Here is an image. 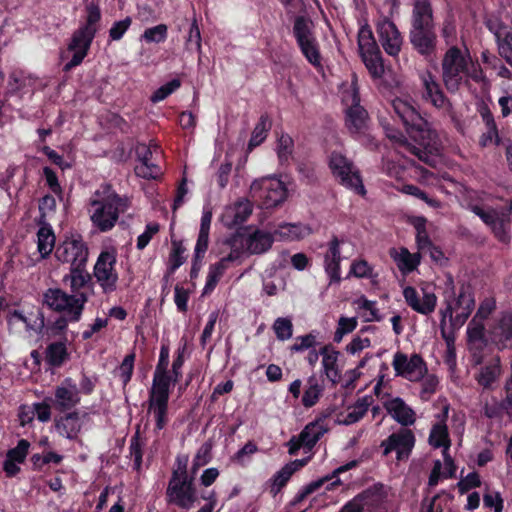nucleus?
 I'll return each mask as SVG.
<instances>
[{"instance_id": "37998d69", "label": "nucleus", "mask_w": 512, "mask_h": 512, "mask_svg": "<svg viewBox=\"0 0 512 512\" xmlns=\"http://www.w3.org/2000/svg\"><path fill=\"white\" fill-rule=\"evenodd\" d=\"M358 47L360 54L380 49L371 27L367 23L362 25L358 31Z\"/></svg>"}, {"instance_id": "f3484780", "label": "nucleus", "mask_w": 512, "mask_h": 512, "mask_svg": "<svg viewBox=\"0 0 512 512\" xmlns=\"http://www.w3.org/2000/svg\"><path fill=\"white\" fill-rule=\"evenodd\" d=\"M392 366L397 376H401L411 382H417L427 374V364L420 354L413 353L410 358L402 352H396Z\"/></svg>"}, {"instance_id": "c756f323", "label": "nucleus", "mask_w": 512, "mask_h": 512, "mask_svg": "<svg viewBox=\"0 0 512 512\" xmlns=\"http://www.w3.org/2000/svg\"><path fill=\"white\" fill-rule=\"evenodd\" d=\"M454 495L446 490H441L432 498L424 497L421 501L420 512H450V504Z\"/></svg>"}, {"instance_id": "4468645a", "label": "nucleus", "mask_w": 512, "mask_h": 512, "mask_svg": "<svg viewBox=\"0 0 512 512\" xmlns=\"http://www.w3.org/2000/svg\"><path fill=\"white\" fill-rule=\"evenodd\" d=\"M116 263L115 251L104 250L99 254L93 268V277L106 295L117 289L119 276L116 271Z\"/></svg>"}, {"instance_id": "1a4fd4ad", "label": "nucleus", "mask_w": 512, "mask_h": 512, "mask_svg": "<svg viewBox=\"0 0 512 512\" xmlns=\"http://www.w3.org/2000/svg\"><path fill=\"white\" fill-rule=\"evenodd\" d=\"M86 303L83 294H68L60 288H48L43 293V304L52 311L70 315L73 323L80 321Z\"/></svg>"}, {"instance_id": "a211bd4d", "label": "nucleus", "mask_w": 512, "mask_h": 512, "mask_svg": "<svg viewBox=\"0 0 512 512\" xmlns=\"http://www.w3.org/2000/svg\"><path fill=\"white\" fill-rule=\"evenodd\" d=\"M88 247L81 236L64 240L55 249V258L62 263H69L70 268L86 266Z\"/></svg>"}, {"instance_id": "49530a36", "label": "nucleus", "mask_w": 512, "mask_h": 512, "mask_svg": "<svg viewBox=\"0 0 512 512\" xmlns=\"http://www.w3.org/2000/svg\"><path fill=\"white\" fill-rule=\"evenodd\" d=\"M168 37V26L166 24H158L154 27L146 28L141 35V40L147 44H160L166 41Z\"/></svg>"}, {"instance_id": "423d86ee", "label": "nucleus", "mask_w": 512, "mask_h": 512, "mask_svg": "<svg viewBox=\"0 0 512 512\" xmlns=\"http://www.w3.org/2000/svg\"><path fill=\"white\" fill-rule=\"evenodd\" d=\"M360 101L359 89L352 83L351 87L342 93V104L345 106L344 125L353 139L368 145L373 141L368 132L369 115Z\"/></svg>"}, {"instance_id": "de8ad7c7", "label": "nucleus", "mask_w": 512, "mask_h": 512, "mask_svg": "<svg viewBox=\"0 0 512 512\" xmlns=\"http://www.w3.org/2000/svg\"><path fill=\"white\" fill-rule=\"evenodd\" d=\"M294 141L288 134H282L277 140V156L281 165H288L293 154Z\"/></svg>"}, {"instance_id": "bf43d9fd", "label": "nucleus", "mask_w": 512, "mask_h": 512, "mask_svg": "<svg viewBox=\"0 0 512 512\" xmlns=\"http://www.w3.org/2000/svg\"><path fill=\"white\" fill-rule=\"evenodd\" d=\"M202 38L200 29L197 23V20L194 19L193 22L190 25L188 37L185 42V47L187 50H192L193 48L196 49V51L201 54L202 53Z\"/></svg>"}, {"instance_id": "09e8293b", "label": "nucleus", "mask_w": 512, "mask_h": 512, "mask_svg": "<svg viewBox=\"0 0 512 512\" xmlns=\"http://www.w3.org/2000/svg\"><path fill=\"white\" fill-rule=\"evenodd\" d=\"M319 353L323 356L322 364L327 376L330 377L331 373H333L334 377H337L339 375L337 370L339 352L334 350L330 345H326L321 348Z\"/></svg>"}, {"instance_id": "ddd939ff", "label": "nucleus", "mask_w": 512, "mask_h": 512, "mask_svg": "<svg viewBox=\"0 0 512 512\" xmlns=\"http://www.w3.org/2000/svg\"><path fill=\"white\" fill-rule=\"evenodd\" d=\"M161 147L154 141L148 145L144 143L137 144L135 148L136 158L139 164L134 167V173L137 177L146 180H157L163 175V171L158 164V159L162 156Z\"/></svg>"}, {"instance_id": "b1692460", "label": "nucleus", "mask_w": 512, "mask_h": 512, "mask_svg": "<svg viewBox=\"0 0 512 512\" xmlns=\"http://www.w3.org/2000/svg\"><path fill=\"white\" fill-rule=\"evenodd\" d=\"M67 343V337H63V339L50 342L46 346L43 352L46 370L60 369L70 360L71 354Z\"/></svg>"}, {"instance_id": "3c124183", "label": "nucleus", "mask_w": 512, "mask_h": 512, "mask_svg": "<svg viewBox=\"0 0 512 512\" xmlns=\"http://www.w3.org/2000/svg\"><path fill=\"white\" fill-rule=\"evenodd\" d=\"M143 445L140 433L137 430L130 439L129 453L133 458V469L137 472L141 470L143 460Z\"/></svg>"}, {"instance_id": "0eeeda50", "label": "nucleus", "mask_w": 512, "mask_h": 512, "mask_svg": "<svg viewBox=\"0 0 512 512\" xmlns=\"http://www.w3.org/2000/svg\"><path fill=\"white\" fill-rule=\"evenodd\" d=\"M328 167L341 186L361 196L366 194L359 169L344 154L339 151H332L328 157Z\"/></svg>"}, {"instance_id": "f257e3e1", "label": "nucleus", "mask_w": 512, "mask_h": 512, "mask_svg": "<svg viewBox=\"0 0 512 512\" xmlns=\"http://www.w3.org/2000/svg\"><path fill=\"white\" fill-rule=\"evenodd\" d=\"M394 114L402 122L410 138L415 142L410 151L422 162L433 165L438 152L437 134L429 122L408 100L396 98L392 101Z\"/></svg>"}, {"instance_id": "69168bd1", "label": "nucleus", "mask_w": 512, "mask_h": 512, "mask_svg": "<svg viewBox=\"0 0 512 512\" xmlns=\"http://www.w3.org/2000/svg\"><path fill=\"white\" fill-rule=\"evenodd\" d=\"M402 192L423 200L425 203H427L429 206H431L433 208H436L439 206L438 200H436L434 198H430L425 191H423L420 187H418L416 185H413V184L403 185Z\"/></svg>"}, {"instance_id": "6e6d98bb", "label": "nucleus", "mask_w": 512, "mask_h": 512, "mask_svg": "<svg viewBox=\"0 0 512 512\" xmlns=\"http://www.w3.org/2000/svg\"><path fill=\"white\" fill-rule=\"evenodd\" d=\"M135 358V352L127 354L118 368L119 378L123 384V387H126L127 384L131 381L134 371Z\"/></svg>"}, {"instance_id": "f704fd0d", "label": "nucleus", "mask_w": 512, "mask_h": 512, "mask_svg": "<svg viewBox=\"0 0 512 512\" xmlns=\"http://www.w3.org/2000/svg\"><path fill=\"white\" fill-rule=\"evenodd\" d=\"M310 457H306L303 459H296L293 461H290L289 463L285 464L273 477V487L272 490L276 487V492L280 491L283 487L286 486L291 476L298 471L299 469L303 468L308 464L310 461Z\"/></svg>"}, {"instance_id": "f03ea898", "label": "nucleus", "mask_w": 512, "mask_h": 512, "mask_svg": "<svg viewBox=\"0 0 512 512\" xmlns=\"http://www.w3.org/2000/svg\"><path fill=\"white\" fill-rule=\"evenodd\" d=\"M408 38L412 49L424 60L435 59L438 35L430 0H413Z\"/></svg>"}, {"instance_id": "4c0bfd02", "label": "nucleus", "mask_w": 512, "mask_h": 512, "mask_svg": "<svg viewBox=\"0 0 512 512\" xmlns=\"http://www.w3.org/2000/svg\"><path fill=\"white\" fill-rule=\"evenodd\" d=\"M391 256L394 258V260L397 263L398 269L403 274H409L413 272L418 267L421 260L420 254H412L405 247H401L399 253H396L395 255L393 254V252H391Z\"/></svg>"}, {"instance_id": "7ed1b4c3", "label": "nucleus", "mask_w": 512, "mask_h": 512, "mask_svg": "<svg viewBox=\"0 0 512 512\" xmlns=\"http://www.w3.org/2000/svg\"><path fill=\"white\" fill-rule=\"evenodd\" d=\"M85 20L75 29L67 45V50L73 52L71 59L63 66L64 72H70L82 64L89 54L93 40L95 39L102 20V13L97 2L91 1L85 6Z\"/></svg>"}, {"instance_id": "a878e982", "label": "nucleus", "mask_w": 512, "mask_h": 512, "mask_svg": "<svg viewBox=\"0 0 512 512\" xmlns=\"http://www.w3.org/2000/svg\"><path fill=\"white\" fill-rule=\"evenodd\" d=\"M492 339L498 349H512V312L501 313L492 331Z\"/></svg>"}, {"instance_id": "e2e57ef3", "label": "nucleus", "mask_w": 512, "mask_h": 512, "mask_svg": "<svg viewBox=\"0 0 512 512\" xmlns=\"http://www.w3.org/2000/svg\"><path fill=\"white\" fill-rule=\"evenodd\" d=\"M415 229L418 248L423 250L432 247L433 243L426 230V219L424 217L419 218L418 223L415 224Z\"/></svg>"}, {"instance_id": "4be33fe9", "label": "nucleus", "mask_w": 512, "mask_h": 512, "mask_svg": "<svg viewBox=\"0 0 512 512\" xmlns=\"http://www.w3.org/2000/svg\"><path fill=\"white\" fill-rule=\"evenodd\" d=\"M371 512L373 509L385 512L384 497L376 489H367L352 501L347 502L340 512Z\"/></svg>"}, {"instance_id": "13d9d810", "label": "nucleus", "mask_w": 512, "mask_h": 512, "mask_svg": "<svg viewBox=\"0 0 512 512\" xmlns=\"http://www.w3.org/2000/svg\"><path fill=\"white\" fill-rule=\"evenodd\" d=\"M30 448V442L27 439H20L14 448L7 451L6 457L22 464L25 462Z\"/></svg>"}, {"instance_id": "9b49d317", "label": "nucleus", "mask_w": 512, "mask_h": 512, "mask_svg": "<svg viewBox=\"0 0 512 512\" xmlns=\"http://www.w3.org/2000/svg\"><path fill=\"white\" fill-rule=\"evenodd\" d=\"M468 71V64L461 49L452 45L445 52L442 59V78L449 92H456L463 79V74Z\"/></svg>"}, {"instance_id": "bb28decb", "label": "nucleus", "mask_w": 512, "mask_h": 512, "mask_svg": "<svg viewBox=\"0 0 512 512\" xmlns=\"http://www.w3.org/2000/svg\"><path fill=\"white\" fill-rule=\"evenodd\" d=\"M391 417L402 426L413 425L416 421L414 410L400 397H395L383 403Z\"/></svg>"}, {"instance_id": "680f3d73", "label": "nucleus", "mask_w": 512, "mask_h": 512, "mask_svg": "<svg viewBox=\"0 0 512 512\" xmlns=\"http://www.w3.org/2000/svg\"><path fill=\"white\" fill-rule=\"evenodd\" d=\"M131 25L132 18L130 16H126L122 20L115 21L108 32L110 41L121 40Z\"/></svg>"}, {"instance_id": "dca6fc26", "label": "nucleus", "mask_w": 512, "mask_h": 512, "mask_svg": "<svg viewBox=\"0 0 512 512\" xmlns=\"http://www.w3.org/2000/svg\"><path fill=\"white\" fill-rule=\"evenodd\" d=\"M415 443L416 438L413 431L409 428H400L384 439L380 447L383 448V456H388L391 452L395 451L397 461L402 462L409 459Z\"/></svg>"}, {"instance_id": "2f4dec72", "label": "nucleus", "mask_w": 512, "mask_h": 512, "mask_svg": "<svg viewBox=\"0 0 512 512\" xmlns=\"http://www.w3.org/2000/svg\"><path fill=\"white\" fill-rule=\"evenodd\" d=\"M39 328L40 331L45 329V335L48 339L59 338L63 339L66 336V332L68 329V324L70 321V315H60L55 320H48L45 323V319L42 313H39Z\"/></svg>"}, {"instance_id": "0e129e2a", "label": "nucleus", "mask_w": 512, "mask_h": 512, "mask_svg": "<svg viewBox=\"0 0 512 512\" xmlns=\"http://www.w3.org/2000/svg\"><path fill=\"white\" fill-rule=\"evenodd\" d=\"M258 451V446L253 441H248L241 449H239L232 457L231 461L240 466H245L247 458H250Z\"/></svg>"}, {"instance_id": "8fccbe9b", "label": "nucleus", "mask_w": 512, "mask_h": 512, "mask_svg": "<svg viewBox=\"0 0 512 512\" xmlns=\"http://www.w3.org/2000/svg\"><path fill=\"white\" fill-rule=\"evenodd\" d=\"M62 460L63 456L54 451H49L43 455L35 453L30 457L32 469L34 471H42L43 467L50 463L58 465L62 462Z\"/></svg>"}, {"instance_id": "9d476101", "label": "nucleus", "mask_w": 512, "mask_h": 512, "mask_svg": "<svg viewBox=\"0 0 512 512\" xmlns=\"http://www.w3.org/2000/svg\"><path fill=\"white\" fill-rule=\"evenodd\" d=\"M251 196L265 209L281 205L288 196V189L283 181L275 177H264L252 182Z\"/></svg>"}, {"instance_id": "aec40b11", "label": "nucleus", "mask_w": 512, "mask_h": 512, "mask_svg": "<svg viewBox=\"0 0 512 512\" xmlns=\"http://www.w3.org/2000/svg\"><path fill=\"white\" fill-rule=\"evenodd\" d=\"M421 82L423 100L445 114L450 113L451 102L444 94L435 76L430 71H426L421 75Z\"/></svg>"}, {"instance_id": "5fc2aeb1", "label": "nucleus", "mask_w": 512, "mask_h": 512, "mask_svg": "<svg viewBox=\"0 0 512 512\" xmlns=\"http://www.w3.org/2000/svg\"><path fill=\"white\" fill-rule=\"evenodd\" d=\"M181 86V81L178 78H174L171 81L163 84L156 89L150 97L151 102L158 103L163 101L172 93H174Z\"/></svg>"}, {"instance_id": "39448f33", "label": "nucleus", "mask_w": 512, "mask_h": 512, "mask_svg": "<svg viewBox=\"0 0 512 512\" xmlns=\"http://www.w3.org/2000/svg\"><path fill=\"white\" fill-rule=\"evenodd\" d=\"M95 195L100 198L90 200V206L94 208L91 222L100 232H108L116 225L119 215L128 208V200L112 190L110 184L102 185Z\"/></svg>"}, {"instance_id": "603ef678", "label": "nucleus", "mask_w": 512, "mask_h": 512, "mask_svg": "<svg viewBox=\"0 0 512 512\" xmlns=\"http://www.w3.org/2000/svg\"><path fill=\"white\" fill-rule=\"evenodd\" d=\"M42 174L45 179V185L59 199L63 200L64 190L59 182L56 172L49 166L42 168Z\"/></svg>"}, {"instance_id": "f8f14e48", "label": "nucleus", "mask_w": 512, "mask_h": 512, "mask_svg": "<svg viewBox=\"0 0 512 512\" xmlns=\"http://www.w3.org/2000/svg\"><path fill=\"white\" fill-rule=\"evenodd\" d=\"M168 505H174L183 510L191 509L198 501L195 478H178L177 474L170 477L165 492Z\"/></svg>"}, {"instance_id": "4d7b16f0", "label": "nucleus", "mask_w": 512, "mask_h": 512, "mask_svg": "<svg viewBox=\"0 0 512 512\" xmlns=\"http://www.w3.org/2000/svg\"><path fill=\"white\" fill-rule=\"evenodd\" d=\"M273 330L277 339L285 341L292 337L293 324L290 319L279 317L273 324Z\"/></svg>"}, {"instance_id": "cd10ccee", "label": "nucleus", "mask_w": 512, "mask_h": 512, "mask_svg": "<svg viewBox=\"0 0 512 512\" xmlns=\"http://www.w3.org/2000/svg\"><path fill=\"white\" fill-rule=\"evenodd\" d=\"M70 280V289L72 294H83L87 300L89 295L84 289L93 290L94 283L92 281L93 275L87 270L86 266H80L76 268H70V274L64 277V280Z\"/></svg>"}, {"instance_id": "6e6552de", "label": "nucleus", "mask_w": 512, "mask_h": 512, "mask_svg": "<svg viewBox=\"0 0 512 512\" xmlns=\"http://www.w3.org/2000/svg\"><path fill=\"white\" fill-rule=\"evenodd\" d=\"M292 34L305 59L314 67H320L322 57L313 21L307 16L297 15L293 21Z\"/></svg>"}, {"instance_id": "393cba45", "label": "nucleus", "mask_w": 512, "mask_h": 512, "mask_svg": "<svg viewBox=\"0 0 512 512\" xmlns=\"http://www.w3.org/2000/svg\"><path fill=\"white\" fill-rule=\"evenodd\" d=\"M403 296L407 305L422 315H429L434 312L437 305V297L432 292H423V299L420 300L417 290L412 286L403 289Z\"/></svg>"}, {"instance_id": "58836bf2", "label": "nucleus", "mask_w": 512, "mask_h": 512, "mask_svg": "<svg viewBox=\"0 0 512 512\" xmlns=\"http://www.w3.org/2000/svg\"><path fill=\"white\" fill-rule=\"evenodd\" d=\"M365 67L373 79L382 78L385 69L381 50H374L360 54Z\"/></svg>"}, {"instance_id": "e433bc0d", "label": "nucleus", "mask_w": 512, "mask_h": 512, "mask_svg": "<svg viewBox=\"0 0 512 512\" xmlns=\"http://www.w3.org/2000/svg\"><path fill=\"white\" fill-rule=\"evenodd\" d=\"M490 309L486 312L483 310V306H481L474 318L470 321L467 327V339L468 342H476L481 344L482 340H486L485 338V326L482 321H477V318L481 320L487 318L490 314Z\"/></svg>"}, {"instance_id": "20e7f679", "label": "nucleus", "mask_w": 512, "mask_h": 512, "mask_svg": "<svg viewBox=\"0 0 512 512\" xmlns=\"http://www.w3.org/2000/svg\"><path fill=\"white\" fill-rule=\"evenodd\" d=\"M450 288L444 291L445 308L440 309V330L445 337L446 320L449 318L452 326L461 327L470 317L475 308L473 287L465 282L454 286L450 279Z\"/></svg>"}, {"instance_id": "6ab92c4d", "label": "nucleus", "mask_w": 512, "mask_h": 512, "mask_svg": "<svg viewBox=\"0 0 512 512\" xmlns=\"http://www.w3.org/2000/svg\"><path fill=\"white\" fill-rule=\"evenodd\" d=\"M376 32L384 51L389 56L396 58L403 44V37L396 24L388 17H383L376 23Z\"/></svg>"}, {"instance_id": "338daca9", "label": "nucleus", "mask_w": 512, "mask_h": 512, "mask_svg": "<svg viewBox=\"0 0 512 512\" xmlns=\"http://www.w3.org/2000/svg\"><path fill=\"white\" fill-rule=\"evenodd\" d=\"M160 230V225L157 222H150L145 226V230L137 238L136 247L138 250L145 249L154 235Z\"/></svg>"}, {"instance_id": "7c9ffc66", "label": "nucleus", "mask_w": 512, "mask_h": 512, "mask_svg": "<svg viewBox=\"0 0 512 512\" xmlns=\"http://www.w3.org/2000/svg\"><path fill=\"white\" fill-rule=\"evenodd\" d=\"M171 385L174 384L173 376L170 372L154 373L152 387L149 391V399L169 401Z\"/></svg>"}, {"instance_id": "ea45409f", "label": "nucleus", "mask_w": 512, "mask_h": 512, "mask_svg": "<svg viewBox=\"0 0 512 512\" xmlns=\"http://www.w3.org/2000/svg\"><path fill=\"white\" fill-rule=\"evenodd\" d=\"M270 129L271 121L268 114H262L252 131L251 138L248 142V150L252 151L255 147L263 143Z\"/></svg>"}, {"instance_id": "864d4df0", "label": "nucleus", "mask_w": 512, "mask_h": 512, "mask_svg": "<svg viewBox=\"0 0 512 512\" xmlns=\"http://www.w3.org/2000/svg\"><path fill=\"white\" fill-rule=\"evenodd\" d=\"M55 427L60 431V434L69 440H75L81 431L80 423L71 420H63V416L55 419Z\"/></svg>"}, {"instance_id": "5701e85b", "label": "nucleus", "mask_w": 512, "mask_h": 512, "mask_svg": "<svg viewBox=\"0 0 512 512\" xmlns=\"http://www.w3.org/2000/svg\"><path fill=\"white\" fill-rule=\"evenodd\" d=\"M331 416V411H324L313 421L309 422L300 432L304 442V449L311 451L318 441L329 431L326 420Z\"/></svg>"}, {"instance_id": "79ce46f5", "label": "nucleus", "mask_w": 512, "mask_h": 512, "mask_svg": "<svg viewBox=\"0 0 512 512\" xmlns=\"http://www.w3.org/2000/svg\"><path fill=\"white\" fill-rule=\"evenodd\" d=\"M309 386L305 389L302 396V405L305 408H311L315 406L320 400L324 388L320 385L315 377H310L308 380Z\"/></svg>"}, {"instance_id": "72a5a7b5", "label": "nucleus", "mask_w": 512, "mask_h": 512, "mask_svg": "<svg viewBox=\"0 0 512 512\" xmlns=\"http://www.w3.org/2000/svg\"><path fill=\"white\" fill-rule=\"evenodd\" d=\"M56 237L52 226L46 221H40L37 231V249L41 259H47L55 247Z\"/></svg>"}, {"instance_id": "c9c22d12", "label": "nucleus", "mask_w": 512, "mask_h": 512, "mask_svg": "<svg viewBox=\"0 0 512 512\" xmlns=\"http://www.w3.org/2000/svg\"><path fill=\"white\" fill-rule=\"evenodd\" d=\"M186 248L183 245L182 240L172 239L171 250L168 257L167 269L164 279L168 281V278L173 275L186 261L184 253Z\"/></svg>"}, {"instance_id": "c03bdc74", "label": "nucleus", "mask_w": 512, "mask_h": 512, "mask_svg": "<svg viewBox=\"0 0 512 512\" xmlns=\"http://www.w3.org/2000/svg\"><path fill=\"white\" fill-rule=\"evenodd\" d=\"M227 269L228 268L223 264V261H218L210 265L203 294H209L216 288L218 282Z\"/></svg>"}, {"instance_id": "a18cd8bd", "label": "nucleus", "mask_w": 512, "mask_h": 512, "mask_svg": "<svg viewBox=\"0 0 512 512\" xmlns=\"http://www.w3.org/2000/svg\"><path fill=\"white\" fill-rule=\"evenodd\" d=\"M212 460V444L205 442L197 450L191 465V472L193 478H195L199 469L207 465Z\"/></svg>"}, {"instance_id": "c85d7f7f", "label": "nucleus", "mask_w": 512, "mask_h": 512, "mask_svg": "<svg viewBox=\"0 0 512 512\" xmlns=\"http://www.w3.org/2000/svg\"><path fill=\"white\" fill-rule=\"evenodd\" d=\"M448 410V406L444 407L442 412V420L434 424L430 430L428 442L434 448H445L446 450L450 449L451 441L446 425Z\"/></svg>"}, {"instance_id": "052dcab7", "label": "nucleus", "mask_w": 512, "mask_h": 512, "mask_svg": "<svg viewBox=\"0 0 512 512\" xmlns=\"http://www.w3.org/2000/svg\"><path fill=\"white\" fill-rule=\"evenodd\" d=\"M297 172L302 182L312 185L317 182L315 166L309 161H301L297 164Z\"/></svg>"}, {"instance_id": "473e14b6", "label": "nucleus", "mask_w": 512, "mask_h": 512, "mask_svg": "<svg viewBox=\"0 0 512 512\" xmlns=\"http://www.w3.org/2000/svg\"><path fill=\"white\" fill-rule=\"evenodd\" d=\"M274 243V235L269 232L257 229L245 240L246 249L250 254H263L267 252Z\"/></svg>"}, {"instance_id": "a19ab883", "label": "nucleus", "mask_w": 512, "mask_h": 512, "mask_svg": "<svg viewBox=\"0 0 512 512\" xmlns=\"http://www.w3.org/2000/svg\"><path fill=\"white\" fill-rule=\"evenodd\" d=\"M168 403L169 401L148 399V411L153 412L155 418V429L160 431L164 429L168 422Z\"/></svg>"}, {"instance_id": "412c9836", "label": "nucleus", "mask_w": 512, "mask_h": 512, "mask_svg": "<svg viewBox=\"0 0 512 512\" xmlns=\"http://www.w3.org/2000/svg\"><path fill=\"white\" fill-rule=\"evenodd\" d=\"M63 384L66 386H56L54 397H51L52 406L61 413L70 411L81 401L80 391L71 378H66Z\"/></svg>"}, {"instance_id": "774afa93", "label": "nucleus", "mask_w": 512, "mask_h": 512, "mask_svg": "<svg viewBox=\"0 0 512 512\" xmlns=\"http://www.w3.org/2000/svg\"><path fill=\"white\" fill-rule=\"evenodd\" d=\"M481 486L480 476L477 472H470L466 477L462 478L457 484L456 487L460 494L467 493L470 489L477 488Z\"/></svg>"}, {"instance_id": "2eb2a0df", "label": "nucleus", "mask_w": 512, "mask_h": 512, "mask_svg": "<svg viewBox=\"0 0 512 512\" xmlns=\"http://www.w3.org/2000/svg\"><path fill=\"white\" fill-rule=\"evenodd\" d=\"M469 209L491 229L498 241L502 243L510 241L509 213L507 211H504L503 208L501 210L492 207L485 209L478 204H471Z\"/></svg>"}]
</instances>
